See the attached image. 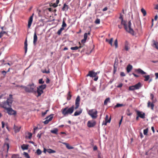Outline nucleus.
I'll return each instance as SVG.
<instances>
[{
  "label": "nucleus",
  "instance_id": "1",
  "mask_svg": "<svg viewBox=\"0 0 158 158\" xmlns=\"http://www.w3.org/2000/svg\"><path fill=\"white\" fill-rule=\"evenodd\" d=\"M80 99L79 96H78L75 101V107L73 105L71 107L68 108L67 107L61 110L62 114L64 116H66L68 114H71L73 112L74 109H77L79 106Z\"/></svg>",
  "mask_w": 158,
  "mask_h": 158
},
{
  "label": "nucleus",
  "instance_id": "2",
  "mask_svg": "<svg viewBox=\"0 0 158 158\" xmlns=\"http://www.w3.org/2000/svg\"><path fill=\"white\" fill-rule=\"evenodd\" d=\"M123 15L121 14H120V16L119 19L121 20V24L124 26V28L125 30L128 32L132 34L134 33L133 29L131 27V21H129L128 23V26H127V22L125 20H124L123 18Z\"/></svg>",
  "mask_w": 158,
  "mask_h": 158
},
{
  "label": "nucleus",
  "instance_id": "3",
  "mask_svg": "<svg viewBox=\"0 0 158 158\" xmlns=\"http://www.w3.org/2000/svg\"><path fill=\"white\" fill-rule=\"evenodd\" d=\"M13 100L12 94H10L9 98H7L6 101H4L0 103V106L6 110L10 107H11Z\"/></svg>",
  "mask_w": 158,
  "mask_h": 158
},
{
  "label": "nucleus",
  "instance_id": "4",
  "mask_svg": "<svg viewBox=\"0 0 158 158\" xmlns=\"http://www.w3.org/2000/svg\"><path fill=\"white\" fill-rule=\"evenodd\" d=\"M100 71L95 72L93 71H90L86 75V77L89 76L91 77H94V80L95 81H97L98 79V74L100 73Z\"/></svg>",
  "mask_w": 158,
  "mask_h": 158
},
{
  "label": "nucleus",
  "instance_id": "5",
  "mask_svg": "<svg viewBox=\"0 0 158 158\" xmlns=\"http://www.w3.org/2000/svg\"><path fill=\"white\" fill-rule=\"evenodd\" d=\"M46 85L45 84L42 85L37 87V93L38 94L37 97L40 96L43 93V90L46 88Z\"/></svg>",
  "mask_w": 158,
  "mask_h": 158
},
{
  "label": "nucleus",
  "instance_id": "6",
  "mask_svg": "<svg viewBox=\"0 0 158 158\" xmlns=\"http://www.w3.org/2000/svg\"><path fill=\"white\" fill-rule=\"evenodd\" d=\"M98 111L95 109L89 110L88 111L89 114L93 118L95 119L97 117Z\"/></svg>",
  "mask_w": 158,
  "mask_h": 158
},
{
  "label": "nucleus",
  "instance_id": "7",
  "mask_svg": "<svg viewBox=\"0 0 158 158\" xmlns=\"http://www.w3.org/2000/svg\"><path fill=\"white\" fill-rule=\"evenodd\" d=\"M25 89V90L27 92H32L34 91V88L35 87L33 83L29 85L27 87H23Z\"/></svg>",
  "mask_w": 158,
  "mask_h": 158
},
{
  "label": "nucleus",
  "instance_id": "8",
  "mask_svg": "<svg viewBox=\"0 0 158 158\" xmlns=\"http://www.w3.org/2000/svg\"><path fill=\"white\" fill-rule=\"evenodd\" d=\"M141 84L140 82L134 85L130 86L129 88L130 90H134L135 89H139L141 87Z\"/></svg>",
  "mask_w": 158,
  "mask_h": 158
},
{
  "label": "nucleus",
  "instance_id": "9",
  "mask_svg": "<svg viewBox=\"0 0 158 158\" xmlns=\"http://www.w3.org/2000/svg\"><path fill=\"white\" fill-rule=\"evenodd\" d=\"M6 112L10 115H15L16 114V111L10 107L6 109Z\"/></svg>",
  "mask_w": 158,
  "mask_h": 158
},
{
  "label": "nucleus",
  "instance_id": "10",
  "mask_svg": "<svg viewBox=\"0 0 158 158\" xmlns=\"http://www.w3.org/2000/svg\"><path fill=\"white\" fill-rule=\"evenodd\" d=\"M96 124V122L94 120H89L88 121L87 123V126L89 127H94Z\"/></svg>",
  "mask_w": 158,
  "mask_h": 158
},
{
  "label": "nucleus",
  "instance_id": "11",
  "mask_svg": "<svg viewBox=\"0 0 158 158\" xmlns=\"http://www.w3.org/2000/svg\"><path fill=\"white\" fill-rule=\"evenodd\" d=\"M136 112L137 115L138 116V117L143 119L145 118V114L144 113L139 110L136 111Z\"/></svg>",
  "mask_w": 158,
  "mask_h": 158
},
{
  "label": "nucleus",
  "instance_id": "12",
  "mask_svg": "<svg viewBox=\"0 0 158 158\" xmlns=\"http://www.w3.org/2000/svg\"><path fill=\"white\" fill-rule=\"evenodd\" d=\"M34 15V13L32 14V15L29 18L28 22V25H27V27L28 28H30L31 26V24H32V21H33V15Z\"/></svg>",
  "mask_w": 158,
  "mask_h": 158
},
{
  "label": "nucleus",
  "instance_id": "13",
  "mask_svg": "<svg viewBox=\"0 0 158 158\" xmlns=\"http://www.w3.org/2000/svg\"><path fill=\"white\" fill-rule=\"evenodd\" d=\"M53 118V116H51V115L47 117L46 118L47 119L44 122V123L45 124H47L49 121L52 120Z\"/></svg>",
  "mask_w": 158,
  "mask_h": 158
},
{
  "label": "nucleus",
  "instance_id": "14",
  "mask_svg": "<svg viewBox=\"0 0 158 158\" xmlns=\"http://www.w3.org/2000/svg\"><path fill=\"white\" fill-rule=\"evenodd\" d=\"M88 34L87 33H85L84 35V39L81 40V42L82 44L85 43L87 38Z\"/></svg>",
  "mask_w": 158,
  "mask_h": 158
},
{
  "label": "nucleus",
  "instance_id": "15",
  "mask_svg": "<svg viewBox=\"0 0 158 158\" xmlns=\"http://www.w3.org/2000/svg\"><path fill=\"white\" fill-rule=\"evenodd\" d=\"M147 106L148 107H151V109L153 110L154 105L153 103H151L150 101H148V102Z\"/></svg>",
  "mask_w": 158,
  "mask_h": 158
},
{
  "label": "nucleus",
  "instance_id": "16",
  "mask_svg": "<svg viewBox=\"0 0 158 158\" xmlns=\"http://www.w3.org/2000/svg\"><path fill=\"white\" fill-rule=\"evenodd\" d=\"M82 110L81 109H80L79 110H77L75 113L74 115L76 116L78 115L81 114L82 112Z\"/></svg>",
  "mask_w": 158,
  "mask_h": 158
},
{
  "label": "nucleus",
  "instance_id": "17",
  "mask_svg": "<svg viewBox=\"0 0 158 158\" xmlns=\"http://www.w3.org/2000/svg\"><path fill=\"white\" fill-rule=\"evenodd\" d=\"M129 49L130 48L129 47V44L127 41H126L125 43L124 49L126 51H128Z\"/></svg>",
  "mask_w": 158,
  "mask_h": 158
},
{
  "label": "nucleus",
  "instance_id": "18",
  "mask_svg": "<svg viewBox=\"0 0 158 158\" xmlns=\"http://www.w3.org/2000/svg\"><path fill=\"white\" fill-rule=\"evenodd\" d=\"M37 40V37L36 33L35 32L34 35L33 44L35 45Z\"/></svg>",
  "mask_w": 158,
  "mask_h": 158
},
{
  "label": "nucleus",
  "instance_id": "19",
  "mask_svg": "<svg viewBox=\"0 0 158 158\" xmlns=\"http://www.w3.org/2000/svg\"><path fill=\"white\" fill-rule=\"evenodd\" d=\"M118 60L117 58H116L114 64V69H116L118 68Z\"/></svg>",
  "mask_w": 158,
  "mask_h": 158
},
{
  "label": "nucleus",
  "instance_id": "20",
  "mask_svg": "<svg viewBox=\"0 0 158 158\" xmlns=\"http://www.w3.org/2000/svg\"><path fill=\"white\" fill-rule=\"evenodd\" d=\"M27 38H26L24 42V49L25 50V52L26 53L27 51Z\"/></svg>",
  "mask_w": 158,
  "mask_h": 158
},
{
  "label": "nucleus",
  "instance_id": "21",
  "mask_svg": "<svg viewBox=\"0 0 158 158\" xmlns=\"http://www.w3.org/2000/svg\"><path fill=\"white\" fill-rule=\"evenodd\" d=\"M21 127H18L14 125V129L15 132L17 133L19 132L20 129Z\"/></svg>",
  "mask_w": 158,
  "mask_h": 158
},
{
  "label": "nucleus",
  "instance_id": "22",
  "mask_svg": "<svg viewBox=\"0 0 158 158\" xmlns=\"http://www.w3.org/2000/svg\"><path fill=\"white\" fill-rule=\"evenodd\" d=\"M69 9V6L65 3L63 5V6L62 9L63 11L67 10Z\"/></svg>",
  "mask_w": 158,
  "mask_h": 158
},
{
  "label": "nucleus",
  "instance_id": "23",
  "mask_svg": "<svg viewBox=\"0 0 158 158\" xmlns=\"http://www.w3.org/2000/svg\"><path fill=\"white\" fill-rule=\"evenodd\" d=\"M28 145L23 144L21 146V148L23 150H27L28 148Z\"/></svg>",
  "mask_w": 158,
  "mask_h": 158
},
{
  "label": "nucleus",
  "instance_id": "24",
  "mask_svg": "<svg viewBox=\"0 0 158 158\" xmlns=\"http://www.w3.org/2000/svg\"><path fill=\"white\" fill-rule=\"evenodd\" d=\"M153 44L152 45L153 47H154L156 49L158 50V43L154 40H153Z\"/></svg>",
  "mask_w": 158,
  "mask_h": 158
},
{
  "label": "nucleus",
  "instance_id": "25",
  "mask_svg": "<svg viewBox=\"0 0 158 158\" xmlns=\"http://www.w3.org/2000/svg\"><path fill=\"white\" fill-rule=\"evenodd\" d=\"M63 143L64 144L65 146L66 147L69 149H73V147L70 146L69 144L68 143Z\"/></svg>",
  "mask_w": 158,
  "mask_h": 158
},
{
  "label": "nucleus",
  "instance_id": "26",
  "mask_svg": "<svg viewBox=\"0 0 158 158\" xmlns=\"http://www.w3.org/2000/svg\"><path fill=\"white\" fill-rule=\"evenodd\" d=\"M113 41V38H111L110 39V40L108 39H106V41L107 42H108L109 44H110L111 46L112 45V42Z\"/></svg>",
  "mask_w": 158,
  "mask_h": 158
},
{
  "label": "nucleus",
  "instance_id": "27",
  "mask_svg": "<svg viewBox=\"0 0 158 158\" xmlns=\"http://www.w3.org/2000/svg\"><path fill=\"white\" fill-rule=\"evenodd\" d=\"M110 99L109 98H106L104 101V104L105 105H106L107 104L108 102H110Z\"/></svg>",
  "mask_w": 158,
  "mask_h": 158
},
{
  "label": "nucleus",
  "instance_id": "28",
  "mask_svg": "<svg viewBox=\"0 0 158 158\" xmlns=\"http://www.w3.org/2000/svg\"><path fill=\"white\" fill-rule=\"evenodd\" d=\"M141 11L143 14L144 16H145L147 15V12L143 8H142L141 9Z\"/></svg>",
  "mask_w": 158,
  "mask_h": 158
},
{
  "label": "nucleus",
  "instance_id": "29",
  "mask_svg": "<svg viewBox=\"0 0 158 158\" xmlns=\"http://www.w3.org/2000/svg\"><path fill=\"white\" fill-rule=\"evenodd\" d=\"M58 131V130L56 128H55L53 130H51V132L52 133L57 134Z\"/></svg>",
  "mask_w": 158,
  "mask_h": 158
},
{
  "label": "nucleus",
  "instance_id": "30",
  "mask_svg": "<svg viewBox=\"0 0 158 158\" xmlns=\"http://www.w3.org/2000/svg\"><path fill=\"white\" fill-rule=\"evenodd\" d=\"M47 152L50 154L54 153L56 152L55 151L50 148L47 149Z\"/></svg>",
  "mask_w": 158,
  "mask_h": 158
},
{
  "label": "nucleus",
  "instance_id": "31",
  "mask_svg": "<svg viewBox=\"0 0 158 158\" xmlns=\"http://www.w3.org/2000/svg\"><path fill=\"white\" fill-rule=\"evenodd\" d=\"M82 46H81V45L79 47H78L77 46H76L75 47H72L71 48V49L72 50H76L79 48H82Z\"/></svg>",
  "mask_w": 158,
  "mask_h": 158
},
{
  "label": "nucleus",
  "instance_id": "32",
  "mask_svg": "<svg viewBox=\"0 0 158 158\" xmlns=\"http://www.w3.org/2000/svg\"><path fill=\"white\" fill-rule=\"evenodd\" d=\"M64 28H63V27H61L60 29H59L57 31V34L59 35H60L61 33V32L62 31L64 30Z\"/></svg>",
  "mask_w": 158,
  "mask_h": 158
},
{
  "label": "nucleus",
  "instance_id": "33",
  "mask_svg": "<svg viewBox=\"0 0 158 158\" xmlns=\"http://www.w3.org/2000/svg\"><path fill=\"white\" fill-rule=\"evenodd\" d=\"M143 77L145 78L144 81H148L150 78V76L149 75L144 76H143Z\"/></svg>",
  "mask_w": 158,
  "mask_h": 158
},
{
  "label": "nucleus",
  "instance_id": "34",
  "mask_svg": "<svg viewBox=\"0 0 158 158\" xmlns=\"http://www.w3.org/2000/svg\"><path fill=\"white\" fill-rule=\"evenodd\" d=\"M111 120V118L110 117L109 120L108 121H105V122H103L102 123V125H107V123H110V122Z\"/></svg>",
  "mask_w": 158,
  "mask_h": 158
},
{
  "label": "nucleus",
  "instance_id": "35",
  "mask_svg": "<svg viewBox=\"0 0 158 158\" xmlns=\"http://www.w3.org/2000/svg\"><path fill=\"white\" fill-rule=\"evenodd\" d=\"M4 147H5L6 146V148L7 149V152H8V150H9V144L8 143H5L4 144Z\"/></svg>",
  "mask_w": 158,
  "mask_h": 158
},
{
  "label": "nucleus",
  "instance_id": "36",
  "mask_svg": "<svg viewBox=\"0 0 158 158\" xmlns=\"http://www.w3.org/2000/svg\"><path fill=\"white\" fill-rule=\"evenodd\" d=\"M126 114L128 116L131 115L132 114L130 112L129 109H127L126 111Z\"/></svg>",
  "mask_w": 158,
  "mask_h": 158
},
{
  "label": "nucleus",
  "instance_id": "37",
  "mask_svg": "<svg viewBox=\"0 0 158 158\" xmlns=\"http://www.w3.org/2000/svg\"><path fill=\"white\" fill-rule=\"evenodd\" d=\"M23 155L25 157L27 158H30V156H29L28 153L26 152H24Z\"/></svg>",
  "mask_w": 158,
  "mask_h": 158
},
{
  "label": "nucleus",
  "instance_id": "38",
  "mask_svg": "<svg viewBox=\"0 0 158 158\" xmlns=\"http://www.w3.org/2000/svg\"><path fill=\"white\" fill-rule=\"evenodd\" d=\"M6 33V31H2L0 33V38H1L3 36V35Z\"/></svg>",
  "mask_w": 158,
  "mask_h": 158
},
{
  "label": "nucleus",
  "instance_id": "39",
  "mask_svg": "<svg viewBox=\"0 0 158 158\" xmlns=\"http://www.w3.org/2000/svg\"><path fill=\"white\" fill-rule=\"evenodd\" d=\"M42 72L43 73H50L49 70H42Z\"/></svg>",
  "mask_w": 158,
  "mask_h": 158
},
{
  "label": "nucleus",
  "instance_id": "40",
  "mask_svg": "<svg viewBox=\"0 0 158 158\" xmlns=\"http://www.w3.org/2000/svg\"><path fill=\"white\" fill-rule=\"evenodd\" d=\"M66 26H67V25H66V23H65V22L63 20V21L62 24V25L61 27H63V28H64V27H66Z\"/></svg>",
  "mask_w": 158,
  "mask_h": 158
},
{
  "label": "nucleus",
  "instance_id": "41",
  "mask_svg": "<svg viewBox=\"0 0 158 158\" xmlns=\"http://www.w3.org/2000/svg\"><path fill=\"white\" fill-rule=\"evenodd\" d=\"M124 105L123 104H117V105L115 106L114 108L118 107L124 106Z\"/></svg>",
  "mask_w": 158,
  "mask_h": 158
},
{
  "label": "nucleus",
  "instance_id": "42",
  "mask_svg": "<svg viewBox=\"0 0 158 158\" xmlns=\"http://www.w3.org/2000/svg\"><path fill=\"white\" fill-rule=\"evenodd\" d=\"M148 128H146L145 129H144L143 130V134L145 135H147L148 133Z\"/></svg>",
  "mask_w": 158,
  "mask_h": 158
},
{
  "label": "nucleus",
  "instance_id": "43",
  "mask_svg": "<svg viewBox=\"0 0 158 158\" xmlns=\"http://www.w3.org/2000/svg\"><path fill=\"white\" fill-rule=\"evenodd\" d=\"M12 158H20L18 155L14 154L12 156Z\"/></svg>",
  "mask_w": 158,
  "mask_h": 158
},
{
  "label": "nucleus",
  "instance_id": "44",
  "mask_svg": "<svg viewBox=\"0 0 158 158\" xmlns=\"http://www.w3.org/2000/svg\"><path fill=\"white\" fill-rule=\"evenodd\" d=\"M36 153L38 155H40L41 154L42 152L40 149H38L36 150Z\"/></svg>",
  "mask_w": 158,
  "mask_h": 158
},
{
  "label": "nucleus",
  "instance_id": "45",
  "mask_svg": "<svg viewBox=\"0 0 158 158\" xmlns=\"http://www.w3.org/2000/svg\"><path fill=\"white\" fill-rule=\"evenodd\" d=\"M132 66L131 65L129 64L127 66L126 69H132Z\"/></svg>",
  "mask_w": 158,
  "mask_h": 158
},
{
  "label": "nucleus",
  "instance_id": "46",
  "mask_svg": "<svg viewBox=\"0 0 158 158\" xmlns=\"http://www.w3.org/2000/svg\"><path fill=\"white\" fill-rule=\"evenodd\" d=\"M71 97V95L70 94V92H69L68 93V96L67 98V100H70Z\"/></svg>",
  "mask_w": 158,
  "mask_h": 158
},
{
  "label": "nucleus",
  "instance_id": "47",
  "mask_svg": "<svg viewBox=\"0 0 158 158\" xmlns=\"http://www.w3.org/2000/svg\"><path fill=\"white\" fill-rule=\"evenodd\" d=\"M114 44L115 45V48H117L118 46V41H117V39H116L115 40L114 42Z\"/></svg>",
  "mask_w": 158,
  "mask_h": 158
},
{
  "label": "nucleus",
  "instance_id": "48",
  "mask_svg": "<svg viewBox=\"0 0 158 158\" xmlns=\"http://www.w3.org/2000/svg\"><path fill=\"white\" fill-rule=\"evenodd\" d=\"M39 83L40 84H43L44 83V81H43V79H40L39 80Z\"/></svg>",
  "mask_w": 158,
  "mask_h": 158
},
{
  "label": "nucleus",
  "instance_id": "49",
  "mask_svg": "<svg viewBox=\"0 0 158 158\" xmlns=\"http://www.w3.org/2000/svg\"><path fill=\"white\" fill-rule=\"evenodd\" d=\"M95 23L97 24H99L100 23V19H97L95 22Z\"/></svg>",
  "mask_w": 158,
  "mask_h": 158
},
{
  "label": "nucleus",
  "instance_id": "50",
  "mask_svg": "<svg viewBox=\"0 0 158 158\" xmlns=\"http://www.w3.org/2000/svg\"><path fill=\"white\" fill-rule=\"evenodd\" d=\"M140 73L142 74H146V73L142 70H137Z\"/></svg>",
  "mask_w": 158,
  "mask_h": 158
},
{
  "label": "nucleus",
  "instance_id": "51",
  "mask_svg": "<svg viewBox=\"0 0 158 158\" xmlns=\"http://www.w3.org/2000/svg\"><path fill=\"white\" fill-rule=\"evenodd\" d=\"M42 133L40 132L37 135V137H38L39 139H40Z\"/></svg>",
  "mask_w": 158,
  "mask_h": 158
},
{
  "label": "nucleus",
  "instance_id": "52",
  "mask_svg": "<svg viewBox=\"0 0 158 158\" xmlns=\"http://www.w3.org/2000/svg\"><path fill=\"white\" fill-rule=\"evenodd\" d=\"M48 110H47L44 112H42V115L43 116H44L47 113V112L48 111Z\"/></svg>",
  "mask_w": 158,
  "mask_h": 158
},
{
  "label": "nucleus",
  "instance_id": "53",
  "mask_svg": "<svg viewBox=\"0 0 158 158\" xmlns=\"http://www.w3.org/2000/svg\"><path fill=\"white\" fill-rule=\"evenodd\" d=\"M109 118L108 116V115H106L105 118V121H108Z\"/></svg>",
  "mask_w": 158,
  "mask_h": 158
},
{
  "label": "nucleus",
  "instance_id": "54",
  "mask_svg": "<svg viewBox=\"0 0 158 158\" xmlns=\"http://www.w3.org/2000/svg\"><path fill=\"white\" fill-rule=\"evenodd\" d=\"M52 6L53 7H56L57 6V5L55 3H54L53 4H52Z\"/></svg>",
  "mask_w": 158,
  "mask_h": 158
},
{
  "label": "nucleus",
  "instance_id": "55",
  "mask_svg": "<svg viewBox=\"0 0 158 158\" xmlns=\"http://www.w3.org/2000/svg\"><path fill=\"white\" fill-rule=\"evenodd\" d=\"M6 93H5L4 94H1V95L0 96V99L2 98L3 97L6 95Z\"/></svg>",
  "mask_w": 158,
  "mask_h": 158
},
{
  "label": "nucleus",
  "instance_id": "56",
  "mask_svg": "<svg viewBox=\"0 0 158 158\" xmlns=\"http://www.w3.org/2000/svg\"><path fill=\"white\" fill-rule=\"evenodd\" d=\"M120 76H122V77H124V76H125V74L123 72H121L120 73Z\"/></svg>",
  "mask_w": 158,
  "mask_h": 158
},
{
  "label": "nucleus",
  "instance_id": "57",
  "mask_svg": "<svg viewBox=\"0 0 158 158\" xmlns=\"http://www.w3.org/2000/svg\"><path fill=\"white\" fill-rule=\"evenodd\" d=\"M28 138L30 139H31L32 136V134L31 133H28Z\"/></svg>",
  "mask_w": 158,
  "mask_h": 158
},
{
  "label": "nucleus",
  "instance_id": "58",
  "mask_svg": "<svg viewBox=\"0 0 158 158\" xmlns=\"http://www.w3.org/2000/svg\"><path fill=\"white\" fill-rule=\"evenodd\" d=\"M155 75L156 76V79L158 78V73H155Z\"/></svg>",
  "mask_w": 158,
  "mask_h": 158
},
{
  "label": "nucleus",
  "instance_id": "59",
  "mask_svg": "<svg viewBox=\"0 0 158 158\" xmlns=\"http://www.w3.org/2000/svg\"><path fill=\"white\" fill-rule=\"evenodd\" d=\"M7 64L10 66L13 64V63L12 62H10L9 63H7Z\"/></svg>",
  "mask_w": 158,
  "mask_h": 158
},
{
  "label": "nucleus",
  "instance_id": "60",
  "mask_svg": "<svg viewBox=\"0 0 158 158\" xmlns=\"http://www.w3.org/2000/svg\"><path fill=\"white\" fill-rule=\"evenodd\" d=\"M2 127L3 128L5 126V123L4 122L2 121Z\"/></svg>",
  "mask_w": 158,
  "mask_h": 158
},
{
  "label": "nucleus",
  "instance_id": "61",
  "mask_svg": "<svg viewBox=\"0 0 158 158\" xmlns=\"http://www.w3.org/2000/svg\"><path fill=\"white\" fill-rule=\"evenodd\" d=\"M97 149H98V148L96 146H94L93 148V150L94 151H96V150H97Z\"/></svg>",
  "mask_w": 158,
  "mask_h": 158
},
{
  "label": "nucleus",
  "instance_id": "62",
  "mask_svg": "<svg viewBox=\"0 0 158 158\" xmlns=\"http://www.w3.org/2000/svg\"><path fill=\"white\" fill-rule=\"evenodd\" d=\"M7 72H6L5 71H3L2 72V73L4 75H5L6 73Z\"/></svg>",
  "mask_w": 158,
  "mask_h": 158
},
{
  "label": "nucleus",
  "instance_id": "63",
  "mask_svg": "<svg viewBox=\"0 0 158 158\" xmlns=\"http://www.w3.org/2000/svg\"><path fill=\"white\" fill-rule=\"evenodd\" d=\"M150 97H151V99L152 100H153L154 98V95L152 94H151Z\"/></svg>",
  "mask_w": 158,
  "mask_h": 158
},
{
  "label": "nucleus",
  "instance_id": "64",
  "mask_svg": "<svg viewBox=\"0 0 158 158\" xmlns=\"http://www.w3.org/2000/svg\"><path fill=\"white\" fill-rule=\"evenodd\" d=\"M154 8L155 9L158 10V4H157L156 5Z\"/></svg>",
  "mask_w": 158,
  "mask_h": 158
}]
</instances>
